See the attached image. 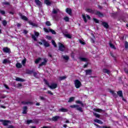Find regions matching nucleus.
I'll return each mask as SVG.
<instances>
[{"instance_id": "obj_1", "label": "nucleus", "mask_w": 128, "mask_h": 128, "mask_svg": "<svg viewBox=\"0 0 128 128\" xmlns=\"http://www.w3.org/2000/svg\"><path fill=\"white\" fill-rule=\"evenodd\" d=\"M74 84L76 88H80L82 86V82L78 80H76L74 81Z\"/></svg>"}, {"instance_id": "obj_2", "label": "nucleus", "mask_w": 128, "mask_h": 128, "mask_svg": "<svg viewBox=\"0 0 128 128\" xmlns=\"http://www.w3.org/2000/svg\"><path fill=\"white\" fill-rule=\"evenodd\" d=\"M58 44L59 46V50L60 52H64V50H66V46H64L62 44L59 42Z\"/></svg>"}, {"instance_id": "obj_3", "label": "nucleus", "mask_w": 128, "mask_h": 128, "mask_svg": "<svg viewBox=\"0 0 128 128\" xmlns=\"http://www.w3.org/2000/svg\"><path fill=\"white\" fill-rule=\"evenodd\" d=\"M48 87L51 90H54L55 88H58V84L56 83H52L50 84V85H48Z\"/></svg>"}, {"instance_id": "obj_4", "label": "nucleus", "mask_w": 128, "mask_h": 128, "mask_svg": "<svg viewBox=\"0 0 128 128\" xmlns=\"http://www.w3.org/2000/svg\"><path fill=\"white\" fill-rule=\"evenodd\" d=\"M82 16L84 20V22H87L88 20H86V18L88 20H90V16L88 14H82Z\"/></svg>"}, {"instance_id": "obj_5", "label": "nucleus", "mask_w": 128, "mask_h": 128, "mask_svg": "<svg viewBox=\"0 0 128 128\" xmlns=\"http://www.w3.org/2000/svg\"><path fill=\"white\" fill-rule=\"evenodd\" d=\"M0 122H2L4 126H6L8 124H10V120H0Z\"/></svg>"}, {"instance_id": "obj_6", "label": "nucleus", "mask_w": 128, "mask_h": 128, "mask_svg": "<svg viewBox=\"0 0 128 128\" xmlns=\"http://www.w3.org/2000/svg\"><path fill=\"white\" fill-rule=\"evenodd\" d=\"M46 62H48V60L44 58V62L39 64L38 68H40V66H46Z\"/></svg>"}, {"instance_id": "obj_7", "label": "nucleus", "mask_w": 128, "mask_h": 128, "mask_svg": "<svg viewBox=\"0 0 128 128\" xmlns=\"http://www.w3.org/2000/svg\"><path fill=\"white\" fill-rule=\"evenodd\" d=\"M3 52L6 54H10V49L8 47L3 48Z\"/></svg>"}, {"instance_id": "obj_8", "label": "nucleus", "mask_w": 128, "mask_h": 128, "mask_svg": "<svg viewBox=\"0 0 128 128\" xmlns=\"http://www.w3.org/2000/svg\"><path fill=\"white\" fill-rule=\"evenodd\" d=\"M42 42L46 48H48V46H50V44H48L46 40H42Z\"/></svg>"}, {"instance_id": "obj_9", "label": "nucleus", "mask_w": 128, "mask_h": 128, "mask_svg": "<svg viewBox=\"0 0 128 128\" xmlns=\"http://www.w3.org/2000/svg\"><path fill=\"white\" fill-rule=\"evenodd\" d=\"M12 62V61L10 60L8 58L4 59L2 61V64H10Z\"/></svg>"}, {"instance_id": "obj_10", "label": "nucleus", "mask_w": 128, "mask_h": 128, "mask_svg": "<svg viewBox=\"0 0 128 128\" xmlns=\"http://www.w3.org/2000/svg\"><path fill=\"white\" fill-rule=\"evenodd\" d=\"M58 112H68V110L67 108H61L59 109Z\"/></svg>"}, {"instance_id": "obj_11", "label": "nucleus", "mask_w": 128, "mask_h": 128, "mask_svg": "<svg viewBox=\"0 0 128 128\" xmlns=\"http://www.w3.org/2000/svg\"><path fill=\"white\" fill-rule=\"evenodd\" d=\"M58 12H60V10L58 8H54L52 11V14H58Z\"/></svg>"}, {"instance_id": "obj_12", "label": "nucleus", "mask_w": 128, "mask_h": 128, "mask_svg": "<svg viewBox=\"0 0 128 128\" xmlns=\"http://www.w3.org/2000/svg\"><path fill=\"white\" fill-rule=\"evenodd\" d=\"M44 4H46V6H50L52 4V2L50 0H44Z\"/></svg>"}, {"instance_id": "obj_13", "label": "nucleus", "mask_w": 128, "mask_h": 128, "mask_svg": "<svg viewBox=\"0 0 128 128\" xmlns=\"http://www.w3.org/2000/svg\"><path fill=\"white\" fill-rule=\"evenodd\" d=\"M102 72H104V74H110V70H108V69H103L102 70Z\"/></svg>"}, {"instance_id": "obj_14", "label": "nucleus", "mask_w": 128, "mask_h": 128, "mask_svg": "<svg viewBox=\"0 0 128 128\" xmlns=\"http://www.w3.org/2000/svg\"><path fill=\"white\" fill-rule=\"evenodd\" d=\"M35 2L38 6H42V2L40 0H35Z\"/></svg>"}, {"instance_id": "obj_15", "label": "nucleus", "mask_w": 128, "mask_h": 128, "mask_svg": "<svg viewBox=\"0 0 128 128\" xmlns=\"http://www.w3.org/2000/svg\"><path fill=\"white\" fill-rule=\"evenodd\" d=\"M60 118V116H55L52 118V120H53L54 122H56V120H58Z\"/></svg>"}, {"instance_id": "obj_16", "label": "nucleus", "mask_w": 128, "mask_h": 128, "mask_svg": "<svg viewBox=\"0 0 128 128\" xmlns=\"http://www.w3.org/2000/svg\"><path fill=\"white\" fill-rule=\"evenodd\" d=\"M22 104H32V102L24 101L22 102Z\"/></svg>"}, {"instance_id": "obj_17", "label": "nucleus", "mask_w": 128, "mask_h": 128, "mask_svg": "<svg viewBox=\"0 0 128 128\" xmlns=\"http://www.w3.org/2000/svg\"><path fill=\"white\" fill-rule=\"evenodd\" d=\"M95 14L98 16H100V17L104 16V15L102 14L100 12L98 11H96V12H95Z\"/></svg>"}, {"instance_id": "obj_18", "label": "nucleus", "mask_w": 128, "mask_h": 128, "mask_svg": "<svg viewBox=\"0 0 128 128\" xmlns=\"http://www.w3.org/2000/svg\"><path fill=\"white\" fill-rule=\"evenodd\" d=\"M66 12H67V14H68L71 16L72 15V9L67 8L66 9Z\"/></svg>"}, {"instance_id": "obj_19", "label": "nucleus", "mask_w": 128, "mask_h": 128, "mask_svg": "<svg viewBox=\"0 0 128 128\" xmlns=\"http://www.w3.org/2000/svg\"><path fill=\"white\" fill-rule=\"evenodd\" d=\"M27 110H28V107L24 106L23 108L22 114H26L27 112Z\"/></svg>"}, {"instance_id": "obj_20", "label": "nucleus", "mask_w": 128, "mask_h": 128, "mask_svg": "<svg viewBox=\"0 0 128 128\" xmlns=\"http://www.w3.org/2000/svg\"><path fill=\"white\" fill-rule=\"evenodd\" d=\"M20 16H21L22 19L24 20H28V18H26V16H22V14H20Z\"/></svg>"}, {"instance_id": "obj_21", "label": "nucleus", "mask_w": 128, "mask_h": 128, "mask_svg": "<svg viewBox=\"0 0 128 128\" xmlns=\"http://www.w3.org/2000/svg\"><path fill=\"white\" fill-rule=\"evenodd\" d=\"M94 122H97L98 124H102L103 122H102V120H98V119H95L94 120Z\"/></svg>"}, {"instance_id": "obj_22", "label": "nucleus", "mask_w": 128, "mask_h": 128, "mask_svg": "<svg viewBox=\"0 0 128 128\" xmlns=\"http://www.w3.org/2000/svg\"><path fill=\"white\" fill-rule=\"evenodd\" d=\"M117 94H118V96L120 97V98H122V90H120V91H118L117 92Z\"/></svg>"}, {"instance_id": "obj_23", "label": "nucleus", "mask_w": 128, "mask_h": 128, "mask_svg": "<svg viewBox=\"0 0 128 128\" xmlns=\"http://www.w3.org/2000/svg\"><path fill=\"white\" fill-rule=\"evenodd\" d=\"M102 26L106 28H108V23H106V22H102Z\"/></svg>"}, {"instance_id": "obj_24", "label": "nucleus", "mask_w": 128, "mask_h": 128, "mask_svg": "<svg viewBox=\"0 0 128 128\" xmlns=\"http://www.w3.org/2000/svg\"><path fill=\"white\" fill-rule=\"evenodd\" d=\"M80 60L82 62H88V58H86L80 57Z\"/></svg>"}, {"instance_id": "obj_25", "label": "nucleus", "mask_w": 128, "mask_h": 128, "mask_svg": "<svg viewBox=\"0 0 128 128\" xmlns=\"http://www.w3.org/2000/svg\"><path fill=\"white\" fill-rule=\"evenodd\" d=\"M109 45L110 48H113L114 50H116V48L114 44H112V42H110L109 43Z\"/></svg>"}, {"instance_id": "obj_26", "label": "nucleus", "mask_w": 128, "mask_h": 128, "mask_svg": "<svg viewBox=\"0 0 128 128\" xmlns=\"http://www.w3.org/2000/svg\"><path fill=\"white\" fill-rule=\"evenodd\" d=\"M16 67L18 68H22V64H21L20 63L18 62V63L16 64Z\"/></svg>"}, {"instance_id": "obj_27", "label": "nucleus", "mask_w": 128, "mask_h": 128, "mask_svg": "<svg viewBox=\"0 0 128 128\" xmlns=\"http://www.w3.org/2000/svg\"><path fill=\"white\" fill-rule=\"evenodd\" d=\"M16 80L17 82H24V80L20 78H16Z\"/></svg>"}, {"instance_id": "obj_28", "label": "nucleus", "mask_w": 128, "mask_h": 128, "mask_svg": "<svg viewBox=\"0 0 128 128\" xmlns=\"http://www.w3.org/2000/svg\"><path fill=\"white\" fill-rule=\"evenodd\" d=\"M91 35L92 36L93 38H91V42H94V38H96V37L94 36V35L93 34H91Z\"/></svg>"}, {"instance_id": "obj_29", "label": "nucleus", "mask_w": 128, "mask_h": 128, "mask_svg": "<svg viewBox=\"0 0 128 128\" xmlns=\"http://www.w3.org/2000/svg\"><path fill=\"white\" fill-rule=\"evenodd\" d=\"M86 74L90 75V74H92V70H86Z\"/></svg>"}, {"instance_id": "obj_30", "label": "nucleus", "mask_w": 128, "mask_h": 128, "mask_svg": "<svg viewBox=\"0 0 128 128\" xmlns=\"http://www.w3.org/2000/svg\"><path fill=\"white\" fill-rule=\"evenodd\" d=\"M74 97H71L69 98L68 102H74Z\"/></svg>"}, {"instance_id": "obj_31", "label": "nucleus", "mask_w": 128, "mask_h": 128, "mask_svg": "<svg viewBox=\"0 0 128 128\" xmlns=\"http://www.w3.org/2000/svg\"><path fill=\"white\" fill-rule=\"evenodd\" d=\"M86 12H90L91 14H92L94 12V10L90 8L86 9Z\"/></svg>"}, {"instance_id": "obj_32", "label": "nucleus", "mask_w": 128, "mask_h": 128, "mask_svg": "<svg viewBox=\"0 0 128 128\" xmlns=\"http://www.w3.org/2000/svg\"><path fill=\"white\" fill-rule=\"evenodd\" d=\"M53 18L55 20H58V15H52V16Z\"/></svg>"}, {"instance_id": "obj_33", "label": "nucleus", "mask_w": 128, "mask_h": 128, "mask_svg": "<svg viewBox=\"0 0 128 128\" xmlns=\"http://www.w3.org/2000/svg\"><path fill=\"white\" fill-rule=\"evenodd\" d=\"M76 103L80 104H81L82 106H83V107L84 106V104H82V102H80V100L76 101Z\"/></svg>"}, {"instance_id": "obj_34", "label": "nucleus", "mask_w": 128, "mask_h": 128, "mask_svg": "<svg viewBox=\"0 0 128 128\" xmlns=\"http://www.w3.org/2000/svg\"><path fill=\"white\" fill-rule=\"evenodd\" d=\"M66 76H60L59 78L60 80H66Z\"/></svg>"}, {"instance_id": "obj_35", "label": "nucleus", "mask_w": 128, "mask_h": 128, "mask_svg": "<svg viewBox=\"0 0 128 128\" xmlns=\"http://www.w3.org/2000/svg\"><path fill=\"white\" fill-rule=\"evenodd\" d=\"M94 112H102V109L98 108H94Z\"/></svg>"}, {"instance_id": "obj_36", "label": "nucleus", "mask_w": 128, "mask_h": 128, "mask_svg": "<svg viewBox=\"0 0 128 128\" xmlns=\"http://www.w3.org/2000/svg\"><path fill=\"white\" fill-rule=\"evenodd\" d=\"M32 38L34 40V42H36L38 40L36 39V36L32 34Z\"/></svg>"}, {"instance_id": "obj_37", "label": "nucleus", "mask_w": 128, "mask_h": 128, "mask_svg": "<svg viewBox=\"0 0 128 128\" xmlns=\"http://www.w3.org/2000/svg\"><path fill=\"white\" fill-rule=\"evenodd\" d=\"M124 46H125V48L126 50H128V42L126 41L125 42H124Z\"/></svg>"}, {"instance_id": "obj_38", "label": "nucleus", "mask_w": 128, "mask_h": 128, "mask_svg": "<svg viewBox=\"0 0 128 128\" xmlns=\"http://www.w3.org/2000/svg\"><path fill=\"white\" fill-rule=\"evenodd\" d=\"M26 62V59L24 58L22 60V64L23 66H25Z\"/></svg>"}, {"instance_id": "obj_39", "label": "nucleus", "mask_w": 128, "mask_h": 128, "mask_svg": "<svg viewBox=\"0 0 128 128\" xmlns=\"http://www.w3.org/2000/svg\"><path fill=\"white\" fill-rule=\"evenodd\" d=\"M77 110H79V112H82V108L81 107H79L78 106V107L76 108Z\"/></svg>"}, {"instance_id": "obj_40", "label": "nucleus", "mask_w": 128, "mask_h": 128, "mask_svg": "<svg viewBox=\"0 0 128 128\" xmlns=\"http://www.w3.org/2000/svg\"><path fill=\"white\" fill-rule=\"evenodd\" d=\"M64 20L65 22H70V18L68 16H66L64 18Z\"/></svg>"}, {"instance_id": "obj_41", "label": "nucleus", "mask_w": 128, "mask_h": 128, "mask_svg": "<svg viewBox=\"0 0 128 128\" xmlns=\"http://www.w3.org/2000/svg\"><path fill=\"white\" fill-rule=\"evenodd\" d=\"M52 44L53 46H54V48H56V42H54V40H52Z\"/></svg>"}, {"instance_id": "obj_42", "label": "nucleus", "mask_w": 128, "mask_h": 128, "mask_svg": "<svg viewBox=\"0 0 128 128\" xmlns=\"http://www.w3.org/2000/svg\"><path fill=\"white\" fill-rule=\"evenodd\" d=\"M2 24H3V26H6V24H8V22H6V20H4L2 21Z\"/></svg>"}, {"instance_id": "obj_43", "label": "nucleus", "mask_w": 128, "mask_h": 128, "mask_svg": "<svg viewBox=\"0 0 128 128\" xmlns=\"http://www.w3.org/2000/svg\"><path fill=\"white\" fill-rule=\"evenodd\" d=\"M66 38H72V36L70 34H66L64 35Z\"/></svg>"}, {"instance_id": "obj_44", "label": "nucleus", "mask_w": 128, "mask_h": 128, "mask_svg": "<svg viewBox=\"0 0 128 128\" xmlns=\"http://www.w3.org/2000/svg\"><path fill=\"white\" fill-rule=\"evenodd\" d=\"M46 26H52V24H50V21H47L46 22Z\"/></svg>"}, {"instance_id": "obj_45", "label": "nucleus", "mask_w": 128, "mask_h": 128, "mask_svg": "<svg viewBox=\"0 0 128 128\" xmlns=\"http://www.w3.org/2000/svg\"><path fill=\"white\" fill-rule=\"evenodd\" d=\"M50 32H52V34H56V31H54V30H53L52 29H50Z\"/></svg>"}, {"instance_id": "obj_46", "label": "nucleus", "mask_w": 128, "mask_h": 128, "mask_svg": "<svg viewBox=\"0 0 128 128\" xmlns=\"http://www.w3.org/2000/svg\"><path fill=\"white\" fill-rule=\"evenodd\" d=\"M42 60V58H38V59H36L35 60V64H38V62H40V60Z\"/></svg>"}, {"instance_id": "obj_47", "label": "nucleus", "mask_w": 128, "mask_h": 128, "mask_svg": "<svg viewBox=\"0 0 128 128\" xmlns=\"http://www.w3.org/2000/svg\"><path fill=\"white\" fill-rule=\"evenodd\" d=\"M78 107V105H72L70 106V108H77Z\"/></svg>"}, {"instance_id": "obj_48", "label": "nucleus", "mask_w": 128, "mask_h": 128, "mask_svg": "<svg viewBox=\"0 0 128 128\" xmlns=\"http://www.w3.org/2000/svg\"><path fill=\"white\" fill-rule=\"evenodd\" d=\"M62 58H64V60H68V57L67 56H62Z\"/></svg>"}, {"instance_id": "obj_49", "label": "nucleus", "mask_w": 128, "mask_h": 128, "mask_svg": "<svg viewBox=\"0 0 128 128\" xmlns=\"http://www.w3.org/2000/svg\"><path fill=\"white\" fill-rule=\"evenodd\" d=\"M110 92L112 94V96H116V93L114 92V91H112V90H110Z\"/></svg>"}, {"instance_id": "obj_50", "label": "nucleus", "mask_w": 128, "mask_h": 128, "mask_svg": "<svg viewBox=\"0 0 128 128\" xmlns=\"http://www.w3.org/2000/svg\"><path fill=\"white\" fill-rule=\"evenodd\" d=\"M94 116H96V118H99L100 116V114H98V113H94Z\"/></svg>"}, {"instance_id": "obj_51", "label": "nucleus", "mask_w": 128, "mask_h": 128, "mask_svg": "<svg viewBox=\"0 0 128 128\" xmlns=\"http://www.w3.org/2000/svg\"><path fill=\"white\" fill-rule=\"evenodd\" d=\"M44 30L46 32H50V29H46V28H44Z\"/></svg>"}, {"instance_id": "obj_52", "label": "nucleus", "mask_w": 128, "mask_h": 128, "mask_svg": "<svg viewBox=\"0 0 128 128\" xmlns=\"http://www.w3.org/2000/svg\"><path fill=\"white\" fill-rule=\"evenodd\" d=\"M94 21L96 22V24H98V20L96 19V18H93Z\"/></svg>"}, {"instance_id": "obj_53", "label": "nucleus", "mask_w": 128, "mask_h": 128, "mask_svg": "<svg viewBox=\"0 0 128 128\" xmlns=\"http://www.w3.org/2000/svg\"><path fill=\"white\" fill-rule=\"evenodd\" d=\"M26 122L28 124H32V120H28Z\"/></svg>"}, {"instance_id": "obj_54", "label": "nucleus", "mask_w": 128, "mask_h": 128, "mask_svg": "<svg viewBox=\"0 0 128 128\" xmlns=\"http://www.w3.org/2000/svg\"><path fill=\"white\" fill-rule=\"evenodd\" d=\"M46 38H47V40H52V36H46Z\"/></svg>"}, {"instance_id": "obj_55", "label": "nucleus", "mask_w": 128, "mask_h": 128, "mask_svg": "<svg viewBox=\"0 0 128 128\" xmlns=\"http://www.w3.org/2000/svg\"><path fill=\"white\" fill-rule=\"evenodd\" d=\"M0 14H4L6 12H4V10H0Z\"/></svg>"}, {"instance_id": "obj_56", "label": "nucleus", "mask_w": 128, "mask_h": 128, "mask_svg": "<svg viewBox=\"0 0 128 128\" xmlns=\"http://www.w3.org/2000/svg\"><path fill=\"white\" fill-rule=\"evenodd\" d=\"M44 80L45 84H47L48 86H50V84H48V82L46 80V79H44Z\"/></svg>"}, {"instance_id": "obj_57", "label": "nucleus", "mask_w": 128, "mask_h": 128, "mask_svg": "<svg viewBox=\"0 0 128 128\" xmlns=\"http://www.w3.org/2000/svg\"><path fill=\"white\" fill-rule=\"evenodd\" d=\"M34 34H35L36 36V38H38V36H40V33L38 32H35Z\"/></svg>"}, {"instance_id": "obj_58", "label": "nucleus", "mask_w": 128, "mask_h": 128, "mask_svg": "<svg viewBox=\"0 0 128 128\" xmlns=\"http://www.w3.org/2000/svg\"><path fill=\"white\" fill-rule=\"evenodd\" d=\"M30 26H36V24L32 23V22H29Z\"/></svg>"}, {"instance_id": "obj_59", "label": "nucleus", "mask_w": 128, "mask_h": 128, "mask_svg": "<svg viewBox=\"0 0 128 128\" xmlns=\"http://www.w3.org/2000/svg\"><path fill=\"white\" fill-rule=\"evenodd\" d=\"M3 4H5L6 6H10V2H3Z\"/></svg>"}, {"instance_id": "obj_60", "label": "nucleus", "mask_w": 128, "mask_h": 128, "mask_svg": "<svg viewBox=\"0 0 128 128\" xmlns=\"http://www.w3.org/2000/svg\"><path fill=\"white\" fill-rule=\"evenodd\" d=\"M40 99L42 100H46V98H44V96H40Z\"/></svg>"}, {"instance_id": "obj_61", "label": "nucleus", "mask_w": 128, "mask_h": 128, "mask_svg": "<svg viewBox=\"0 0 128 128\" xmlns=\"http://www.w3.org/2000/svg\"><path fill=\"white\" fill-rule=\"evenodd\" d=\"M48 94H50L51 96H52L54 94L50 90H48Z\"/></svg>"}, {"instance_id": "obj_62", "label": "nucleus", "mask_w": 128, "mask_h": 128, "mask_svg": "<svg viewBox=\"0 0 128 128\" xmlns=\"http://www.w3.org/2000/svg\"><path fill=\"white\" fill-rule=\"evenodd\" d=\"M33 74H34V76H35V78H38V76H37L38 73L34 72Z\"/></svg>"}, {"instance_id": "obj_63", "label": "nucleus", "mask_w": 128, "mask_h": 128, "mask_svg": "<svg viewBox=\"0 0 128 128\" xmlns=\"http://www.w3.org/2000/svg\"><path fill=\"white\" fill-rule=\"evenodd\" d=\"M80 44H84V42L82 40H80Z\"/></svg>"}, {"instance_id": "obj_64", "label": "nucleus", "mask_w": 128, "mask_h": 128, "mask_svg": "<svg viewBox=\"0 0 128 128\" xmlns=\"http://www.w3.org/2000/svg\"><path fill=\"white\" fill-rule=\"evenodd\" d=\"M14 127L12 126H10L8 128H14Z\"/></svg>"}]
</instances>
